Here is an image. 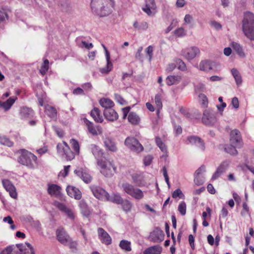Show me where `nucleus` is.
I'll return each instance as SVG.
<instances>
[{
    "instance_id": "nucleus-1",
    "label": "nucleus",
    "mask_w": 254,
    "mask_h": 254,
    "mask_svg": "<svg viewBox=\"0 0 254 254\" xmlns=\"http://www.w3.org/2000/svg\"><path fill=\"white\" fill-rule=\"evenodd\" d=\"M114 6V0H91V2L92 12L100 17L111 14Z\"/></svg>"
},
{
    "instance_id": "nucleus-2",
    "label": "nucleus",
    "mask_w": 254,
    "mask_h": 254,
    "mask_svg": "<svg viewBox=\"0 0 254 254\" xmlns=\"http://www.w3.org/2000/svg\"><path fill=\"white\" fill-rule=\"evenodd\" d=\"M242 29L245 36L251 40H254V13L246 11L242 20Z\"/></svg>"
},
{
    "instance_id": "nucleus-3",
    "label": "nucleus",
    "mask_w": 254,
    "mask_h": 254,
    "mask_svg": "<svg viewBox=\"0 0 254 254\" xmlns=\"http://www.w3.org/2000/svg\"><path fill=\"white\" fill-rule=\"evenodd\" d=\"M97 163L100 168L101 173L106 177H111L116 172L117 168L113 161L101 159Z\"/></svg>"
},
{
    "instance_id": "nucleus-4",
    "label": "nucleus",
    "mask_w": 254,
    "mask_h": 254,
    "mask_svg": "<svg viewBox=\"0 0 254 254\" xmlns=\"http://www.w3.org/2000/svg\"><path fill=\"white\" fill-rule=\"evenodd\" d=\"M122 188L125 192L136 199H141L144 197V193L140 189L135 188L128 183H123Z\"/></svg>"
},
{
    "instance_id": "nucleus-5",
    "label": "nucleus",
    "mask_w": 254,
    "mask_h": 254,
    "mask_svg": "<svg viewBox=\"0 0 254 254\" xmlns=\"http://www.w3.org/2000/svg\"><path fill=\"white\" fill-rule=\"evenodd\" d=\"M21 155L18 158V162L23 165L29 167L33 166V163L37 160V157L31 152L22 149L21 150Z\"/></svg>"
},
{
    "instance_id": "nucleus-6",
    "label": "nucleus",
    "mask_w": 254,
    "mask_h": 254,
    "mask_svg": "<svg viewBox=\"0 0 254 254\" xmlns=\"http://www.w3.org/2000/svg\"><path fill=\"white\" fill-rule=\"evenodd\" d=\"M57 147L58 153L67 160H71L74 158L75 153L71 150L66 142L59 144Z\"/></svg>"
},
{
    "instance_id": "nucleus-7",
    "label": "nucleus",
    "mask_w": 254,
    "mask_h": 254,
    "mask_svg": "<svg viewBox=\"0 0 254 254\" xmlns=\"http://www.w3.org/2000/svg\"><path fill=\"white\" fill-rule=\"evenodd\" d=\"M125 145L131 151L136 153H139L143 150V146L139 141L134 137H128L125 141Z\"/></svg>"
},
{
    "instance_id": "nucleus-8",
    "label": "nucleus",
    "mask_w": 254,
    "mask_h": 254,
    "mask_svg": "<svg viewBox=\"0 0 254 254\" xmlns=\"http://www.w3.org/2000/svg\"><path fill=\"white\" fill-rule=\"evenodd\" d=\"M202 122L206 126H212L217 122L215 113L211 111L205 110L203 112Z\"/></svg>"
},
{
    "instance_id": "nucleus-9",
    "label": "nucleus",
    "mask_w": 254,
    "mask_h": 254,
    "mask_svg": "<svg viewBox=\"0 0 254 254\" xmlns=\"http://www.w3.org/2000/svg\"><path fill=\"white\" fill-rule=\"evenodd\" d=\"M90 190L97 198L101 200H106L108 193L103 189L97 186H91L90 187Z\"/></svg>"
},
{
    "instance_id": "nucleus-10",
    "label": "nucleus",
    "mask_w": 254,
    "mask_h": 254,
    "mask_svg": "<svg viewBox=\"0 0 254 254\" xmlns=\"http://www.w3.org/2000/svg\"><path fill=\"white\" fill-rule=\"evenodd\" d=\"M199 54V49L195 46L187 48L182 51L183 56L189 61L193 59Z\"/></svg>"
},
{
    "instance_id": "nucleus-11",
    "label": "nucleus",
    "mask_w": 254,
    "mask_h": 254,
    "mask_svg": "<svg viewBox=\"0 0 254 254\" xmlns=\"http://www.w3.org/2000/svg\"><path fill=\"white\" fill-rule=\"evenodd\" d=\"M230 143L236 146H242V140L240 132L238 130L234 129L231 131Z\"/></svg>"
},
{
    "instance_id": "nucleus-12",
    "label": "nucleus",
    "mask_w": 254,
    "mask_h": 254,
    "mask_svg": "<svg viewBox=\"0 0 254 254\" xmlns=\"http://www.w3.org/2000/svg\"><path fill=\"white\" fill-rule=\"evenodd\" d=\"M84 123L86 125L88 131L93 135L97 136L102 133V128L101 126H94L93 124L87 119H84Z\"/></svg>"
},
{
    "instance_id": "nucleus-13",
    "label": "nucleus",
    "mask_w": 254,
    "mask_h": 254,
    "mask_svg": "<svg viewBox=\"0 0 254 254\" xmlns=\"http://www.w3.org/2000/svg\"><path fill=\"white\" fill-rule=\"evenodd\" d=\"M2 184L6 190L9 192L10 196L13 198H17L16 188L12 183L8 180L5 179L2 181Z\"/></svg>"
},
{
    "instance_id": "nucleus-14",
    "label": "nucleus",
    "mask_w": 254,
    "mask_h": 254,
    "mask_svg": "<svg viewBox=\"0 0 254 254\" xmlns=\"http://www.w3.org/2000/svg\"><path fill=\"white\" fill-rule=\"evenodd\" d=\"M164 234L161 230L156 228L149 235V239L151 241L155 243H160L164 240Z\"/></svg>"
},
{
    "instance_id": "nucleus-15",
    "label": "nucleus",
    "mask_w": 254,
    "mask_h": 254,
    "mask_svg": "<svg viewBox=\"0 0 254 254\" xmlns=\"http://www.w3.org/2000/svg\"><path fill=\"white\" fill-rule=\"evenodd\" d=\"M187 140L190 144L195 146L202 151L204 150V142L200 137L194 135H191L187 137Z\"/></svg>"
},
{
    "instance_id": "nucleus-16",
    "label": "nucleus",
    "mask_w": 254,
    "mask_h": 254,
    "mask_svg": "<svg viewBox=\"0 0 254 254\" xmlns=\"http://www.w3.org/2000/svg\"><path fill=\"white\" fill-rule=\"evenodd\" d=\"M56 235L58 240L63 245H66L69 241L70 237L63 228L57 230Z\"/></svg>"
},
{
    "instance_id": "nucleus-17",
    "label": "nucleus",
    "mask_w": 254,
    "mask_h": 254,
    "mask_svg": "<svg viewBox=\"0 0 254 254\" xmlns=\"http://www.w3.org/2000/svg\"><path fill=\"white\" fill-rule=\"evenodd\" d=\"M55 205L61 211L65 213L69 218L72 220L74 219L75 215L73 211L70 208L66 207L64 204L59 202H55Z\"/></svg>"
},
{
    "instance_id": "nucleus-18",
    "label": "nucleus",
    "mask_w": 254,
    "mask_h": 254,
    "mask_svg": "<svg viewBox=\"0 0 254 254\" xmlns=\"http://www.w3.org/2000/svg\"><path fill=\"white\" fill-rule=\"evenodd\" d=\"M98 234L101 241L103 243L107 245L111 244L112 239L110 235L103 228H98Z\"/></svg>"
},
{
    "instance_id": "nucleus-19",
    "label": "nucleus",
    "mask_w": 254,
    "mask_h": 254,
    "mask_svg": "<svg viewBox=\"0 0 254 254\" xmlns=\"http://www.w3.org/2000/svg\"><path fill=\"white\" fill-rule=\"evenodd\" d=\"M16 247L23 254H35L33 247L29 243L17 244Z\"/></svg>"
},
{
    "instance_id": "nucleus-20",
    "label": "nucleus",
    "mask_w": 254,
    "mask_h": 254,
    "mask_svg": "<svg viewBox=\"0 0 254 254\" xmlns=\"http://www.w3.org/2000/svg\"><path fill=\"white\" fill-rule=\"evenodd\" d=\"M104 143L106 148L112 152H116L117 147L115 142L113 139L108 136H106L104 138Z\"/></svg>"
},
{
    "instance_id": "nucleus-21",
    "label": "nucleus",
    "mask_w": 254,
    "mask_h": 254,
    "mask_svg": "<svg viewBox=\"0 0 254 254\" xmlns=\"http://www.w3.org/2000/svg\"><path fill=\"white\" fill-rule=\"evenodd\" d=\"M74 173L87 184L90 183L92 180L90 175L82 168L74 170Z\"/></svg>"
},
{
    "instance_id": "nucleus-22",
    "label": "nucleus",
    "mask_w": 254,
    "mask_h": 254,
    "mask_svg": "<svg viewBox=\"0 0 254 254\" xmlns=\"http://www.w3.org/2000/svg\"><path fill=\"white\" fill-rule=\"evenodd\" d=\"M66 190L68 195L70 197L78 200L81 198V192L78 189L72 186H68Z\"/></svg>"
},
{
    "instance_id": "nucleus-23",
    "label": "nucleus",
    "mask_w": 254,
    "mask_h": 254,
    "mask_svg": "<svg viewBox=\"0 0 254 254\" xmlns=\"http://www.w3.org/2000/svg\"><path fill=\"white\" fill-rule=\"evenodd\" d=\"M104 116L108 121L113 122L118 119L117 113L112 108L104 111Z\"/></svg>"
},
{
    "instance_id": "nucleus-24",
    "label": "nucleus",
    "mask_w": 254,
    "mask_h": 254,
    "mask_svg": "<svg viewBox=\"0 0 254 254\" xmlns=\"http://www.w3.org/2000/svg\"><path fill=\"white\" fill-rule=\"evenodd\" d=\"M131 178L136 186L142 187L145 185L144 177L142 173H134L131 175Z\"/></svg>"
},
{
    "instance_id": "nucleus-25",
    "label": "nucleus",
    "mask_w": 254,
    "mask_h": 254,
    "mask_svg": "<svg viewBox=\"0 0 254 254\" xmlns=\"http://www.w3.org/2000/svg\"><path fill=\"white\" fill-rule=\"evenodd\" d=\"M61 187L55 184H49L48 187V192L51 196L58 197L61 195Z\"/></svg>"
},
{
    "instance_id": "nucleus-26",
    "label": "nucleus",
    "mask_w": 254,
    "mask_h": 254,
    "mask_svg": "<svg viewBox=\"0 0 254 254\" xmlns=\"http://www.w3.org/2000/svg\"><path fill=\"white\" fill-rule=\"evenodd\" d=\"M89 149L95 158L97 159V161L98 160H101L100 159L102 157L103 153L102 150L98 146L95 144H91L89 146Z\"/></svg>"
},
{
    "instance_id": "nucleus-27",
    "label": "nucleus",
    "mask_w": 254,
    "mask_h": 254,
    "mask_svg": "<svg viewBox=\"0 0 254 254\" xmlns=\"http://www.w3.org/2000/svg\"><path fill=\"white\" fill-rule=\"evenodd\" d=\"M103 47L105 51V56H106V59L107 61V66L106 68H102L101 71L102 73L104 72H108L110 71L112 67V64L110 61V53L109 51H108L106 47L105 46V45H103Z\"/></svg>"
},
{
    "instance_id": "nucleus-28",
    "label": "nucleus",
    "mask_w": 254,
    "mask_h": 254,
    "mask_svg": "<svg viewBox=\"0 0 254 254\" xmlns=\"http://www.w3.org/2000/svg\"><path fill=\"white\" fill-rule=\"evenodd\" d=\"M90 115L95 122L100 123L103 122V118L101 115L100 110L98 108H94L90 112Z\"/></svg>"
},
{
    "instance_id": "nucleus-29",
    "label": "nucleus",
    "mask_w": 254,
    "mask_h": 254,
    "mask_svg": "<svg viewBox=\"0 0 254 254\" xmlns=\"http://www.w3.org/2000/svg\"><path fill=\"white\" fill-rule=\"evenodd\" d=\"M162 251V247L159 245L150 247L146 249L143 254H161Z\"/></svg>"
},
{
    "instance_id": "nucleus-30",
    "label": "nucleus",
    "mask_w": 254,
    "mask_h": 254,
    "mask_svg": "<svg viewBox=\"0 0 254 254\" xmlns=\"http://www.w3.org/2000/svg\"><path fill=\"white\" fill-rule=\"evenodd\" d=\"M181 80L182 77L180 75H169L166 79V82L168 85L171 86L178 84Z\"/></svg>"
},
{
    "instance_id": "nucleus-31",
    "label": "nucleus",
    "mask_w": 254,
    "mask_h": 254,
    "mask_svg": "<svg viewBox=\"0 0 254 254\" xmlns=\"http://www.w3.org/2000/svg\"><path fill=\"white\" fill-rule=\"evenodd\" d=\"M79 206L81 213L84 217H87L90 215L91 211L84 201L81 200L79 202Z\"/></svg>"
},
{
    "instance_id": "nucleus-32",
    "label": "nucleus",
    "mask_w": 254,
    "mask_h": 254,
    "mask_svg": "<svg viewBox=\"0 0 254 254\" xmlns=\"http://www.w3.org/2000/svg\"><path fill=\"white\" fill-rule=\"evenodd\" d=\"M45 113L51 119H57V112L56 108L53 106L47 105L45 106Z\"/></svg>"
},
{
    "instance_id": "nucleus-33",
    "label": "nucleus",
    "mask_w": 254,
    "mask_h": 254,
    "mask_svg": "<svg viewBox=\"0 0 254 254\" xmlns=\"http://www.w3.org/2000/svg\"><path fill=\"white\" fill-rule=\"evenodd\" d=\"M100 105L104 108V110L107 109L112 108L114 105V102L110 99L105 98L101 99L99 101Z\"/></svg>"
},
{
    "instance_id": "nucleus-34",
    "label": "nucleus",
    "mask_w": 254,
    "mask_h": 254,
    "mask_svg": "<svg viewBox=\"0 0 254 254\" xmlns=\"http://www.w3.org/2000/svg\"><path fill=\"white\" fill-rule=\"evenodd\" d=\"M123 198L118 193H114L112 194L111 196H110L108 193V196L106 199L107 201H109L118 204H121L122 202H123Z\"/></svg>"
},
{
    "instance_id": "nucleus-35",
    "label": "nucleus",
    "mask_w": 254,
    "mask_h": 254,
    "mask_svg": "<svg viewBox=\"0 0 254 254\" xmlns=\"http://www.w3.org/2000/svg\"><path fill=\"white\" fill-rule=\"evenodd\" d=\"M212 69V63L209 61H202L199 64V69L202 71H208Z\"/></svg>"
},
{
    "instance_id": "nucleus-36",
    "label": "nucleus",
    "mask_w": 254,
    "mask_h": 254,
    "mask_svg": "<svg viewBox=\"0 0 254 254\" xmlns=\"http://www.w3.org/2000/svg\"><path fill=\"white\" fill-rule=\"evenodd\" d=\"M128 120L131 124L137 125L140 122V118L135 113L131 112L128 115Z\"/></svg>"
},
{
    "instance_id": "nucleus-37",
    "label": "nucleus",
    "mask_w": 254,
    "mask_h": 254,
    "mask_svg": "<svg viewBox=\"0 0 254 254\" xmlns=\"http://www.w3.org/2000/svg\"><path fill=\"white\" fill-rule=\"evenodd\" d=\"M16 99V97H10L8 100L2 103L1 106L5 111H7L11 108Z\"/></svg>"
},
{
    "instance_id": "nucleus-38",
    "label": "nucleus",
    "mask_w": 254,
    "mask_h": 254,
    "mask_svg": "<svg viewBox=\"0 0 254 254\" xmlns=\"http://www.w3.org/2000/svg\"><path fill=\"white\" fill-rule=\"evenodd\" d=\"M239 147V146H236L230 143V145H225L224 150L227 153L232 155H236L238 153V151L236 148Z\"/></svg>"
},
{
    "instance_id": "nucleus-39",
    "label": "nucleus",
    "mask_w": 254,
    "mask_h": 254,
    "mask_svg": "<svg viewBox=\"0 0 254 254\" xmlns=\"http://www.w3.org/2000/svg\"><path fill=\"white\" fill-rule=\"evenodd\" d=\"M231 73L235 78L237 85H240L242 84V79L239 72L236 69L233 68L231 69Z\"/></svg>"
},
{
    "instance_id": "nucleus-40",
    "label": "nucleus",
    "mask_w": 254,
    "mask_h": 254,
    "mask_svg": "<svg viewBox=\"0 0 254 254\" xmlns=\"http://www.w3.org/2000/svg\"><path fill=\"white\" fill-rule=\"evenodd\" d=\"M120 248L127 252L131 251V243L127 240H122L119 244Z\"/></svg>"
},
{
    "instance_id": "nucleus-41",
    "label": "nucleus",
    "mask_w": 254,
    "mask_h": 254,
    "mask_svg": "<svg viewBox=\"0 0 254 254\" xmlns=\"http://www.w3.org/2000/svg\"><path fill=\"white\" fill-rule=\"evenodd\" d=\"M232 47L233 50H235L240 57H244L245 56V54L242 48L239 44L236 42H233L232 43Z\"/></svg>"
},
{
    "instance_id": "nucleus-42",
    "label": "nucleus",
    "mask_w": 254,
    "mask_h": 254,
    "mask_svg": "<svg viewBox=\"0 0 254 254\" xmlns=\"http://www.w3.org/2000/svg\"><path fill=\"white\" fill-rule=\"evenodd\" d=\"M133 26L134 27V28L138 30H145L147 29L148 28V24L147 22L144 21L140 23H139L137 21H135L133 23Z\"/></svg>"
},
{
    "instance_id": "nucleus-43",
    "label": "nucleus",
    "mask_w": 254,
    "mask_h": 254,
    "mask_svg": "<svg viewBox=\"0 0 254 254\" xmlns=\"http://www.w3.org/2000/svg\"><path fill=\"white\" fill-rule=\"evenodd\" d=\"M155 142L158 147L160 149V150L164 153H166L167 149L166 146L163 142L161 139L159 137H156L155 138Z\"/></svg>"
},
{
    "instance_id": "nucleus-44",
    "label": "nucleus",
    "mask_w": 254,
    "mask_h": 254,
    "mask_svg": "<svg viewBox=\"0 0 254 254\" xmlns=\"http://www.w3.org/2000/svg\"><path fill=\"white\" fill-rule=\"evenodd\" d=\"M70 143L72 149L74 150L75 152L74 153L77 155H78L79 154L80 151V147L78 142L74 139H71L70 140Z\"/></svg>"
},
{
    "instance_id": "nucleus-45",
    "label": "nucleus",
    "mask_w": 254,
    "mask_h": 254,
    "mask_svg": "<svg viewBox=\"0 0 254 254\" xmlns=\"http://www.w3.org/2000/svg\"><path fill=\"white\" fill-rule=\"evenodd\" d=\"M121 204H122L123 209L126 212L130 211L132 207V203L127 199H123Z\"/></svg>"
},
{
    "instance_id": "nucleus-46",
    "label": "nucleus",
    "mask_w": 254,
    "mask_h": 254,
    "mask_svg": "<svg viewBox=\"0 0 254 254\" xmlns=\"http://www.w3.org/2000/svg\"><path fill=\"white\" fill-rule=\"evenodd\" d=\"M49 62L48 60L45 59L44 61V63L41 67V69H40V72L42 75H45L46 73V72L48 71V70L49 69Z\"/></svg>"
},
{
    "instance_id": "nucleus-47",
    "label": "nucleus",
    "mask_w": 254,
    "mask_h": 254,
    "mask_svg": "<svg viewBox=\"0 0 254 254\" xmlns=\"http://www.w3.org/2000/svg\"><path fill=\"white\" fill-rule=\"evenodd\" d=\"M205 178L203 175H194V182L197 186L202 185L204 182Z\"/></svg>"
},
{
    "instance_id": "nucleus-48",
    "label": "nucleus",
    "mask_w": 254,
    "mask_h": 254,
    "mask_svg": "<svg viewBox=\"0 0 254 254\" xmlns=\"http://www.w3.org/2000/svg\"><path fill=\"white\" fill-rule=\"evenodd\" d=\"M174 34L178 37H182L186 35L187 32L183 27H180L174 31Z\"/></svg>"
},
{
    "instance_id": "nucleus-49",
    "label": "nucleus",
    "mask_w": 254,
    "mask_h": 254,
    "mask_svg": "<svg viewBox=\"0 0 254 254\" xmlns=\"http://www.w3.org/2000/svg\"><path fill=\"white\" fill-rule=\"evenodd\" d=\"M155 102L157 108V112L162 108V103L161 101V97L159 94H157L155 97Z\"/></svg>"
},
{
    "instance_id": "nucleus-50",
    "label": "nucleus",
    "mask_w": 254,
    "mask_h": 254,
    "mask_svg": "<svg viewBox=\"0 0 254 254\" xmlns=\"http://www.w3.org/2000/svg\"><path fill=\"white\" fill-rule=\"evenodd\" d=\"M21 114L24 116L25 117H28L29 116L32 115L33 111L30 108L24 107L21 109Z\"/></svg>"
},
{
    "instance_id": "nucleus-51",
    "label": "nucleus",
    "mask_w": 254,
    "mask_h": 254,
    "mask_svg": "<svg viewBox=\"0 0 254 254\" xmlns=\"http://www.w3.org/2000/svg\"><path fill=\"white\" fill-rule=\"evenodd\" d=\"M229 161H224L221 163L217 169H220L219 170L221 171L222 173H223L226 171L229 166Z\"/></svg>"
},
{
    "instance_id": "nucleus-52",
    "label": "nucleus",
    "mask_w": 254,
    "mask_h": 254,
    "mask_svg": "<svg viewBox=\"0 0 254 254\" xmlns=\"http://www.w3.org/2000/svg\"><path fill=\"white\" fill-rule=\"evenodd\" d=\"M178 210L182 215L186 213V204L184 201H181L178 206Z\"/></svg>"
},
{
    "instance_id": "nucleus-53",
    "label": "nucleus",
    "mask_w": 254,
    "mask_h": 254,
    "mask_svg": "<svg viewBox=\"0 0 254 254\" xmlns=\"http://www.w3.org/2000/svg\"><path fill=\"white\" fill-rule=\"evenodd\" d=\"M172 197L174 198H176L178 197L180 198H184L185 196L182 190L180 189H178L172 193Z\"/></svg>"
},
{
    "instance_id": "nucleus-54",
    "label": "nucleus",
    "mask_w": 254,
    "mask_h": 254,
    "mask_svg": "<svg viewBox=\"0 0 254 254\" xmlns=\"http://www.w3.org/2000/svg\"><path fill=\"white\" fill-rule=\"evenodd\" d=\"M198 98L199 99L201 105L204 107H206L208 103L207 98L206 95L204 94H200L198 96Z\"/></svg>"
},
{
    "instance_id": "nucleus-55",
    "label": "nucleus",
    "mask_w": 254,
    "mask_h": 254,
    "mask_svg": "<svg viewBox=\"0 0 254 254\" xmlns=\"http://www.w3.org/2000/svg\"><path fill=\"white\" fill-rule=\"evenodd\" d=\"M176 63L178 66V68L181 70L185 71L187 69L185 63L182 60L180 59L176 60Z\"/></svg>"
},
{
    "instance_id": "nucleus-56",
    "label": "nucleus",
    "mask_w": 254,
    "mask_h": 254,
    "mask_svg": "<svg viewBox=\"0 0 254 254\" xmlns=\"http://www.w3.org/2000/svg\"><path fill=\"white\" fill-rule=\"evenodd\" d=\"M0 143L9 147L13 145L12 142H11L8 138L5 137H1L0 138Z\"/></svg>"
},
{
    "instance_id": "nucleus-57",
    "label": "nucleus",
    "mask_w": 254,
    "mask_h": 254,
    "mask_svg": "<svg viewBox=\"0 0 254 254\" xmlns=\"http://www.w3.org/2000/svg\"><path fill=\"white\" fill-rule=\"evenodd\" d=\"M153 48L152 46H149L146 49L145 52L149 56V61L150 62L153 57Z\"/></svg>"
},
{
    "instance_id": "nucleus-58",
    "label": "nucleus",
    "mask_w": 254,
    "mask_h": 254,
    "mask_svg": "<svg viewBox=\"0 0 254 254\" xmlns=\"http://www.w3.org/2000/svg\"><path fill=\"white\" fill-rule=\"evenodd\" d=\"M153 157L151 155H148L144 158V164L145 166H149L152 162Z\"/></svg>"
},
{
    "instance_id": "nucleus-59",
    "label": "nucleus",
    "mask_w": 254,
    "mask_h": 254,
    "mask_svg": "<svg viewBox=\"0 0 254 254\" xmlns=\"http://www.w3.org/2000/svg\"><path fill=\"white\" fill-rule=\"evenodd\" d=\"M12 246H9L3 250L0 254H13Z\"/></svg>"
},
{
    "instance_id": "nucleus-60",
    "label": "nucleus",
    "mask_w": 254,
    "mask_h": 254,
    "mask_svg": "<svg viewBox=\"0 0 254 254\" xmlns=\"http://www.w3.org/2000/svg\"><path fill=\"white\" fill-rule=\"evenodd\" d=\"M205 172V167L204 165L201 166L195 172V175H203V173Z\"/></svg>"
},
{
    "instance_id": "nucleus-61",
    "label": "nucleus",
    "mask_w": 254,
    "mask_h": 254,
    "mask_svg": "<svg viewBox=\"0 0 254 254\" xmlns=\"http://www.w3.org/2000/svg\"><path fill=\"white\" fill-rule=\"evenodd\" d=\"M249 208L246 202H244L243 204V209L241 211V215L245 216L249 212Z\"/></svg>"
},
{
    "instance_id": "nucleus-62",
    "label": "nucleus",
    "mask_w": 254,
    "mask_h": 254,
    "mask_svg": "<svg viewBox=\"0 0 254 254\" xmlns=\"http://www.w3.org/2000/svg\"><path fill=\"white\" fill-rule=\"evenodd\" d=\"M115 99L116 101L121 105L126 104V101L121 97L120 95L115 94Z\"/></svg>"
},
{
    "instance_id": "nucleus-63",
    "label": "nucleus",
    "mask_w": 254,
    "mask_h": 254,
    "mask_svg": "<svg viewBox=\"0 0 254 254\" xmlns=\"http://www.w3.org/2000/svg\"><path fill=\"white\" fill-rule=\"evenodd\" d=\"M210 25L212 27H214L216 30H217L221 29L222 28L221 25L215 21H211Z\"/></svg>"
},
{
    "instance_id": "nucleus-64",
    "label": "nucleus",
    "mask_w": 254,
    "mask_h": 254,
    "mask_svg": "<svg viewBox=\"0 0 254 254\" xmlns=\"http://www.w3.org/2000/svg\"><path fill=\"white\" fill-rule=\"evenodd\" d=\"M220 169H217L216 171L213 174L211 179L213 180H215L218 179L223 173L219 170Z\"/></svg>"
}]
</instances>
